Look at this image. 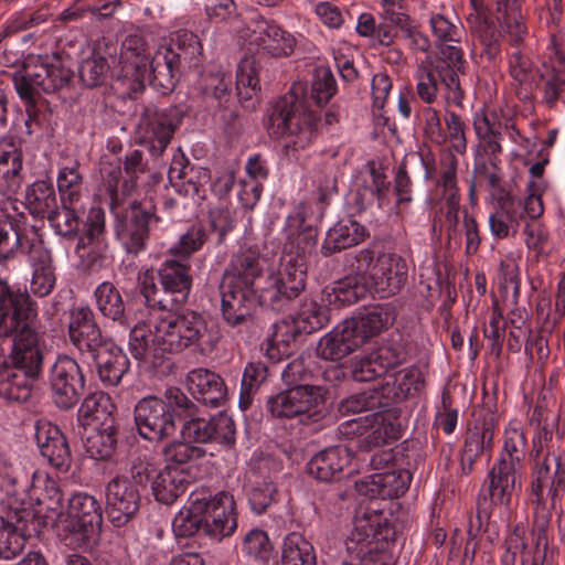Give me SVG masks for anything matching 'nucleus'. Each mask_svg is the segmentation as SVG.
I'll use <instances>...</instances> for the list:
<instances>
[{
    "label": "nucleus",
    "mask_w": 565,
    "mask_h": 565,
    "mask_svg": "<svg viewBox=\"0 0 565 565\" xmlns=\"http://www.w3.org/2000/svg\"><path fill=\"white\" fill-rule=\"evenodd\" d=\"M35 316L29 294L0 278V337L14 334L12 351L0 363V396L8 401H28L42 370L38 333L30 326Z\"/></svg>",
    "instance_id": "nucleus-1"
},
{
    "label": "nucleus",
    "mask_w": 565,
    "mask_h": 565,
    "mask_svg": "<svg viewBox=\"0 0 565 565\" xmlns=\"http://www.w3.org/2000/svg\"><path fill=\"white\" fill-rule=\"evenodd\" d=\"M202 60V43L188 30L172 33L169 44L158 47L151 60L142 41L131 38L122 45L117 82L127 92L138 93L150 81L158 92L166 95L174 89L183 72L200 68Z\"/></svg>",
    "instance_id": "nucleus-2"
},
{
    "label": "nucleus",
    "mask_w": 565,
    "mask_h": 565,
    "mask_svg": "<svg viewBox=\"0 0 565 565\" xmlns=\"http://www.w3.org/2000/svg\"><path fill=\"white\" fill-rule=\"evenodd\" d=\"M305 289V273L299 264H288L266 276L258 288L222 280L221 310L231 327L245 324L258 305L280 310Z\"/></svg>",
    "instance_id": "nucleus-3"
},
{
    "label": "nucleus",
    "mask_w": 565,
    "mask_h": 565,
    "mask_svg": "<svg viewBox=\"0 0 565 565\" xmlns=\"http://www.w3.org/2000/svg\"><path fill=\"white\" fill-rule=\"evenodd\" d=\"M394 320V310L388 306H377L362 316L347 319L320 339L317 354L323 360L339 361L387 329Z\"/></svg>",
    "instance_id": "nucleus-4"
},
{
    "label": "nucleus",
    "mask_w": 565,
    "mask_h": 565,
    "mask_svg": "<svg viewBox=\"0 0 565 565\" xmlns=\"http://www.w3.org/2000/svg\"><path fill=\"white\" fill-rule=\"evenodd\" d=\"M157 343L166 353H180L195 348L202 354H210L218 343V335L213 332L196 311L186 310L158 317L156 320Z\"/></svg>",
    "instance_id": "nucleus-5"
},
{
    "label": "nucleus",
    "mask_w": 565,
    "mask_h": 565,
    "mask_svg": "<svg viewBox=\"0 0 565 565\" xmlns=\"http://www.w3.org/2000/svg\"><path fill=\"white\" fill-rule=\"evenodd\" d=\"M266 128L269 135L285 138L287 148L303 150L318 136V117L296 95L288 94L273 105Z\"/></svg>",
    "instance_id": "nucleus-6"
},
{
    "label": "nucleus",
    "mask_w": 565,
    "mask_h": 565,
    "mask_svg": "<svg viewBox=\"0 0 565 565\" xmlns=\"http://www.w3.org/2000/svg\"><path fill=\"white\" fill-rule=\"evenodd\" d=\"M193 402L178 387H169L162 397L147 396L135 406L138 434L149 441H161L177 429L175 416L181 409H190Z\"/></svg>",
    "instance_id": "nucleus-7"
},
{
    "label": "nucleus",
    "mask_w": 565,
    "mask_h": 565,
    "mask_svg": "<svg viewBox=\"0 0 565 565\" xmlns=\"http://www.w3.org/2000/svg\"><path fill=\"white\" fill-rule=\"evenodd\" d=\"M351 271L362 279L369 277L372 288L381 297L398 294L408 279L407 260L394 252L362 248L347 258Z\"/></svg>",
    "instance_id": "nucleus-8"
},
{
    "label": "nucleus",
    "mask_w": 565,
    "mask_h": 565,
    "mask_svg": "<svg viewBox=\"0 0 565 565\" xmlns=\"http://www.w3.org/2000/svg\"><path fill=\"white\" fill-rule=\"evenodd\" d=\"M103 523L98 500L79 492L68 500L67 510L60 513L57 527L66 544L75 548H87L98 535Z\"/></svg>",
    "instance_id": "nucleus-9"
},
{
    "label": "nucleus",
    "mask_w": 565,
    "mask_h": 565,
    "mask_svg": "<svg viewBox=\"0 0 565 565\" xmlns=\"http://www.w3.org/2000/svg\"><path fill=\"white\" fill-rule=\"evenodd\" d=\"M387 520L379 509L366 508L359 511L353 520V527L349 532L344 545L350 563L344 565H375L380 556L379 541L386 539Z\"/></svg>",
    "instance_id": "nucleus-10"
},
{
    "label": "nucleus",
    "mask_w": 565,
    "mask_h": 565,
    "mask_svg": "<svg viewBox=\"0 0 565 565\" xmlns=\"http://www.w3.org/2000/svg\"><path fill=\"white\" fill-rule=\"evenodd\" d=\"M526 189L527 195L524 199L510 193H503L498 198L497 207L489 215V228L495 238L514 236L524 217L534 220L543 214L544 206L539 184L532 179L527 182Z\"/></svg>",
    "instance_id": "nucleus-11"
},
{
    "label": "nucleus",
    "mask_w": 565,
    "mask_h": 565,
    "mask_svg": "<svg viewBox=\"0 0 565 565\" xmlns=\"http://www.w3.org/2000/svg\"><path fill=\"white\" fill-rule=\"evenodd\" d=\"M340 430L343 435L361 437L359 448L364 451L394 443L402 436L399 419L388 407L347 420L341 424Z\"/></svg>",
    "instance_id": "nucleus-12"
},
{
    "label": "nucleus",
    "mask_w": 565,
    "mask_h": 565,
    "mask_svg": "<svg viewBox=\"0 0 565 565\" xmlns=\"http://www.w3.org/2000/svg\"><path fill=\"white\" fill-rule=\"evenodd\" d=\"M324 402L320 386L296 385L269 397L267 408L277 418H316L323 413Z\"/></svg>",
    "instance_id": "nucleus-13"
},
{
    "label": "nucleus",
    "mask_w": 565,
    "mask_h": 565,
    "mask_svg": "<svg viewBox=\"0 0 565 565\" xmlns=\"http://www.w3.org/2000/svg\"><path fill=\"white\" fill-rule=\"evenodd\" d=\"M35 512L24 500L4 502L0 514V558L13 559L22 553Z\"/></svg>",
    "instance_id": "nucleus-14"
},
{
    "label": "nucleus",
    "mask_w": 565,
    "mask_h": 565,
    "mask_svg": "<svg viewBox=\"0 0 565 565\" xmlns=\"http://www.w3.org/2000/svg\"><path fill=\"white\" fill-rule=\"evenodd\" d=\"M531 495L537 505H545L550 499L551 508L561 503L565 493V468L556 452H547L537 461L532 473Z\"/></svg>",
    "instance_id": "nucleus-15"
},
{
    "label": "nucleus",
    "mask_w": 565,
    "mask_h": 565,
    "mask_svg": "<svg viewBox=\"0 0 565 565\" xmlns=\"http://www.w3.org/2000/svg\"><path fill=\"white\" fill-rule=\"evenodd\" d=\"M177 122L166 110L154 106L143 109L135 129V141L149 149L152 156H161L170 143Z\"/></svg>",
    "instance_id": "nucleus-16"
},
{
    "label": "nucleus",
    "mask_w": 565,
    "mask_h": 565,
    "mask_svg": "<svg viewBox=\"0 0 565 565\" xmlns=\"http://www.w3.org/2000/svg\"><path fill=\"white\" fill-rule=\"evenodd\" d=\"M437 47L438 55L433 67L445 87V99L448 104L462 108L466 95L460 82L466 66L462 50L455 43L438 44Z\"/></svg>",
    "instance_id": "nucleus-17"
},
{
    "label": "nucleus",
    "mask_w": 565,
    "mask_h": 565,
    "mask_svg": "<svg viewBox=\"0 0 565 565\" xmlns=\"http://www.w3.org/2000/svg\"><path fill=\"white\" fill-rule=\"evenodd\" d=\"M200 497L203 505V532L216 540L232 535L237 527L233 495L220 491L214 495L200 493Z\"/></svg>",
    "instance_id": "nucleus-18"
},
{
    "label": "nucleus",
    "mask_w": 565,
    "mask_h": 565,
    "mask_svg": "<svg viewBox=\"0 0 565 565\" xmlns=\"http://www.w3.org/2000/svg\"><path fill=\"white\" fill-rule=\"evenodd\" d=\"M51 386L54 403L60 408L75 406L85 386V377L78 363L71 356H58L51 370Z\"/></svg>",
    "instance_id": "nucleus-19"
},
{
    "label": "nucleus",
    "mask_w": 565,
    "mask_h": 565,
    "mask_svg": "<svg viewBox=\"0 0 565 565\" xmlns=\"http://www.w3.org/2000/svg\"><path fill=\"white\" fill-rule=\"evenodd\" d=\"M140 507V490L125 475L114 477L106 486V512L115 526H122Z\"/></svg>",
    "instance_id": "nucleus-20"
},
{
    "label": "nucleus",
    "mask_w": 565,
    "mask_h": 565,
    "mask_svg": "<svg viewBox=\"0 0 565 565\" xmlns=\"http://www.w3.org/2000/svg\"><path fill=\"white\" fill-rule=\"evenodd\" d=\"M158 220L151 204L137 201L130 203V212L116 228L117 236L125 249L131 254L142 252L147 246L149 225Z\"/></svg>",
    "instance_id": "nucleus-21"
},
{
    "label": "nucleus",
    "mask_w": 565,
    "mask_h": 565,
    "mask_svg": "<svg viewBox=\"0 0 565 565\" xmlns=\"http://www.w3.org/2000/svg\"><path fill=\"white\" fill-rule=\"evenodd\" d=\"M498 424L499 416L493 406L489 404L475 406L471 412L463 449L480 456L486 452L491 454Z\"/></svg>",
    "instance_id": "nucleus-22"
},
{
    "label": "nucleus",
    "mask_w": 565,
    "mask_h": 565,
    "mask_svg": "<svg viewBox=\"0 0 565 565\" xmlns=\"http://www.w3.org/2000/svg\"><path fill=\"white\" fill-rule=\"evenodd\" d=\"M35 441L40 454L49 465L60 472H67L72 454L66 437L60 428L47 420L35 424Z\"/></svg>",
    "instance_id": "nucleus-23"
},
{
    "label": "nucleus",
    "mask_w": 565,
    "mask_h": 565,
    "mask_svg": "<svg viewBox=\"0 0 565 565\" xmlns=\"http://www.w3.org/2000/svg\"><path fill=\"white\" fill-rule=\"evenodd\" d=\"M284 233L286 235L284 248L288 253L295 254L296 257H290L280 269L288 264H299L306 274L302 257L315 252L318 242L317 228L306 225L302 211L296 210L287 217Z\"/></svg>",
    "instance_id": "nucleus-24"
},
{
    "label": "nucleus",
    "mask_w": 565,
    "mask_h": 565,
    "mask_svg": "<svg viewBox=\"0 0 565 565\" xmlns=\"http://www.w3.org/2000/svg\"><path fill=\"white\" fill-rule=\"evenodd\" d=\"M249 42L270 56H288L292 53L295 38L282 30L276 22L263 17L250 23Z\"/></svg>",
    "instance_id": "nucleus-25"
},
{
    "label": "nucleus",
    "mask_w": 565,
    "mask_h": 565,
    "mask_svg": "<svg viewBox=\"0 0 565 565\" xmlns=\"http://www.w3.org/2000/svg\"><path fill=\"white\" fill-rule=\"evenodd\" d=\"M28 258L32 268L31 292L38 297L50 295L56 281L52 254L44 246L35 231H32V242L28 247Z\"/></svg>",
    "instance_id": "nucleus-26"
},
{
    "label": "nucleus",
    "mask_w": 565,
    "mask_h": 565,
    "mask_svg": "<svg viewBox=\"0 0 565 565\" xmlns=\"http://www.w3.org/2000/svg\"><path fill=\"white\" fill-rule=\"evenodd\" d=\"M412 481L408 470H392L364 477L355 483L360 494L370 499H394L403 495Z\"/></svg>",
    "instance_id": "nucleus-27"
},
{
    "label": "nucleus",
    "mask_w": 565,
    "mask_h": 565,
    "mask_svg": "<svg viewBox=\"0 0 565 565\" xmlns=\"http://www.w3.org/2000/svg\"><path fill=\"white\" fill-rule=\"evenodd\" d=\"M188 265L175 259H166L158 269L160 286L163 289L169 311L183 305L190 294L192 277Z\"/></svg>",
    "instance_id": "nucleus-28"
},
{
    "label": "nucleus",
    "mask_w": 565,
    "mask_h": 565,
    "mask_svg": "<svg viewBox=\"0 0 565 565\" xmlns=\"http://www.w3.org/2000/svg\"><path fill=\"white\" fill-rule=\"evenodd\" d=\"M444 217L441 221L443 231L448 241L460 242L462 234L466 237V253L472 255L479 249L481 238L476 218L466 210L460 207L440 209Z\"/></svg>",
    "instance_id": "nucleus-29"
},
{
    "label": "nucleus",
    "mask_w": 565,
    "mask_h": 565,
    "mask_svg": "<svg viewBox=\"0 0 565 565\" xmlns=\"http://www.w3.org/2000/svg\"><path fill=\"white\" fill-rule=\"evenodd\" d=\"M186 158L175 156L170 166L168 177L174 188L186 196L203 199L205 185L210 182V170L203 167L189 166Z\"/></svg>",
    "instance_id": "nucleus-30"
},
{
    "label": "nucleus",
    "mask_w": 565,
    "mask_h": 565,
    "mask_svg": "<svg viewBox=\"0 0 565 565\" xmlns=\"http://www.w3.org/2000/svg\"><path fill=\"white\" fill-rule=\"evenodd\" d=\"M186 384L193 396L205 405L218 407L227 399V387L224 380L209 369L191 370L186 376Z\"/></svg>",
    "instance_id": "nucleus-31"
},
{
    "label": "nucleus",
    "mask_w": 565,
    "mask_h": 565,
    "mask_svg": "<svg viewBox=\"0 0 565 565\" xmlns=\"http://www.w3.org/2000/svg\"><path fill=\"white\" fill-rule=\"evenodd\" d=\"M521 466L498 459L488 473L490 500L495 504L508 505L516 488L521 487L519 469Z\"/></svg>",
    "instance_id": "nucleus-32"
},
{
    "label": "nucleus",
    "mask_w": 565,
    "mask_h": 565,
    "mask_svg": "<svg viewBox=\"0 0 565 565\" xmlns=\"http://www.w3.org/2000/svg\"><path fill=\"white\" fill-rule=\"evenodd\" d=\"M34 76L39 78L41 90L46 94L68 88L73 81V72L65 67L57 55L31 57Z\"/></svg>",
    "instance_id": "nucleus-33"
},
{
    "label": "nucleus",
    "mask_w": 565,
    "mask_h": 565,
    "mask_svg": "<svg viewBox=\"0 0 565 565\" xmlns=\"http://www.w3.org/2000/svg\"><path fill=\"white\" fill-rule=\"evenodd\" d=\"M93 358L99 380L106 386H116L129 370V360L126 353L113 342H107L97 349Z\"/></svg>",
    "instance_id": "nucleus-34"
},
{
    "label": "nucleus",
    "mask_w": 565,
    "mask_h": 565,
    "mask_svg": "<svg viewBox=\"0 0 565 565\" xmlns=\"http://www.w3.org/2000/svg\"><path fill=\"white\" fill-rule=\"evenodd\" d=\"M265 279L260 257L253 250L234 255L223 276L224 281L252 288H258Z\"/></svg>",
    "instance_id": "nucleus-35"
},
{
    "label": "nucleus",
    "mask_w": 565,
    "mask_h": 565,
    "mask_svg": "<svg viewBox=\"0 0 565 565\" xmlns=\"http://www.w3.org/2000/svg\"><path fill=\"white\" fill-rule=\"evenodd\" d=\"M350 451L345 447H329L316 454L307 465L308 473L320 481L340 478L344 467L350 463Z\"/></svg>",
    "instance_id": "nucleus-36"
},
{
    "label": "nucleus",
    "mask_w": 565,
    "mask_h": 565,
    "mask_svg": "<svg viewBox=\"0 0 565 565\" xmlns=\"http://www.w3.org/2000/svg\"><path fill=\"white\" fill-rule=\"evenodd\" d=\"M424 375L417 367H406L394 375H387L380 387L381 394L388 406L413 396L424 387Z\"/></svg>",
    "instance_id": "nucleus-37"
},
{
    "label": "nucleus",
    "mask_w": 565,
    "mask_h": 565,
    "mask_svg": "<svg viewBox=\"0 0 565 565\" xmlns=\"http://www.w3.org/2000/svg\"><path fill=\"white\" fill-rule=\"evenodd\" d=\"M188 473L181 467L167 465L154 477L151 483L152 493L158 502L173 503L185 492L189 479Z\"/></svg>",
    "instance_id": "nucleus-38"
},
{
    "label": "nucleus",
    "mask_w": 565,
    "mask_h": 565,
    "mask_svg": "<svg viewBox=\"0 0 565 565\" xmlns=\"http://www.w3.org/2000/svg\"><path fill=\"white\" fill-rule=\"evenodd\" d=\"M115 411L116 406L108 394L95 392L85 397L78 409V416L83 425L109 427L110 424L116 423Z\"/></svg>",
    "instance_id": "nucleus-39"
},
{
    "label": "nucleus",
    "mask_w": 565,
    "mask_h": 565,
    "mask_svg": "<svg viewBox=\"0 0 565 565\" xmlns=\"http://www.w3.org/2000/svg\"><path fill=\"white\" fill-rule=\"evenodd\" d=\"M364 238V227L353 220H342L331 227L324 238V255L358 245Z\"/></svg>",
    "instance_id": "nucleus-40"
},
{
    "label": "nucleus",
    "mask_w": 565,
    "mask_h": 565,
    "mask_svg": "<svg viewBox=\"0 0 565 565\" xmlns=\"http://www.w3.org/2000/svg\"><path fill=\"white\" fill-rule=\"evenodd\" d=\"M441 172L437 182V189L440 193L441 206L460 207V193L457 185V166L458 159L451 151H445L440 160Z\"/></svg>",
    "instance_id": "nucleus-41"
},
{
    "label": "nucleus",
    "mask_w": 565,
    "mask_h": 565,
    "mask_svg": "<svg viewBox=\"0 0 565 565\" xmlns=\"http://www.w3.org/2000/svg\"><path fill=\"white\" fill-rule=\"evenodd\" d=\"M281 565H317L313 544L298 532L288 533L281 545Z\"/></svg>",
    "instance_id": "nucleus-42"
},
{
    "label": "nucleus",
    "mask_w": 565,
    "mask_h": 565,
    "mask_svg": "<svg viewBox=\"0 0 565 565\" xmlns=\"http://www.w3.org/2000/svg\"><path fill=\"white\" fill-rule=\"evenodd\" d=\"M56 183L62 204H82L85 186L77 160L58 169Z\"/></svg>",
    "instance_id": "nucleus-43"
},
{
    "label": "nucleus",
    "mask_w": 565,
    "mask_h": 565,
    "mask_svg": "<svg viewBox=\"0 0 565 565\" xmlns=\"http://www.w3.org/2000/svg\"><path fill=\"white\" fill-rule=\"evenodd\" d=\"M502 439L503 446L498 459H505L508 462L521 466L527 447L522 422L512 418L503 429Z\"/></svg>",
    "instance_id": "nucleus-44"
},
{
    "label": "nucleus",
    "mask_w": 565,
    "mask_h": 565,
    "mask_svg": "<svg viewBox=\"0 0 565 565\" xmlns=\"http://www.w3.org/2000/svg\"><path fill=\"white\" fill-rule=\"evenodd\" d=\"M129 349L137 360H147L150 356L158 359L166 353L157 343L156 324L152 329L146 322H139L130 330Z\"/></svg>",
    "instance_id": "nucleus-45"
},
{
    "label": "nucleus",
    "mask_w": 565,
    "mask_h": 565,
    "mask_svg": "<svg viewBox=\"0 0 565 565\" xmlns=\"http://www.w3.org/2000/svg\"><path fill=\"white\" fill-rule=\"evenodd\" d=\"M20 486L22 492L28 487V477L17 459L0 452V491H4L8 495L6 502L10 500L19 502V491L15 489Z\"/></svg>",
    "instance_id": "nucleus-46"
},
{
    "label": "nucleus",
    "mask_w": 565,
    "mask_h": 565,
    "mask_svg": "<svg viewBox=\"0 0 565 565\" xmlns=\"http://www.w3.org/2000/svg\"><path fill=\"white\" fill-rule=\"evenodd\" d=\"M117 447V428L116 423L107 425L95 426L92 433L87 436L85 448L87 454L96 460L109 459Z\"/></svg>",
    "instance_id": "nucleus-47"
},
{
    "label": "nucleus",
    "mask_w": 565,
    "mask_h": 565,
    "mask_svg": "<svg viewBox=\"0 0 565 565\" xmlns=\"http://www.w3.org/2000/svg\"><path fill=\"white\" fill-rule=\"evenodd\" d=\"M202 509L200 493L192 494L189 505L181 509L173 519L172 530L175 536L190 537L199 531L203 532Z\"/></svg>",
    "instance_id": "nucleus-48"
},
{
    "label": "nucleus",
    "mask_w": 565,
    "mask_h": 565,
    "mask_svg": "<svg viewBox=\"0 0 565 565\" xmlns=\"http://www.w3.org/2000/svg\"><path fill=\"white\" fill-rule=\"evenodd\" d=\"M38 482H41L38 479ZM43 488L40 489L39 486L34 484L29 492L30 503L32 505V501H35L36 505L40 507L39 510L33 511L36 513H56L57 518L60 513H63V494L58 488V484L55 480L50 477H45L42 480Z\"/></svg>",
    "instance_id": "nucleus-49"
},
{
    "label": "nucleus",
    "mask_w": 565,
    "mask_h": 565,
    "mask_svg": "<svg viewBox=\"0 0 565 565\" xmlns=\"http://www.w3.org/2000/svg\"><path fill=\"white\" fill-rule=\"evenodd\" d=\"M96 306L100 313L120 324L125 323V303L118 289L108 281H104L95 289Z\"/></svg>",
    "instance_id": "nucleus-50"
},
{
    "label": "nucleus",
    "mask_w": 565,
    "mask_h": 565,
    "mask_svg": "<svg viewBox=\"0 0 565 565\" xmlns=\"http://www.w3.org/2000/svg\"><path fill=\"white\" fill-rule=\"evenodd\" d=\"M34 66L31 57L23 64V67L14 71L10 77L20 99L24 103L26 110L34 108L36 97L41 90L39 78H35Z\"/></svg>",
    "instance_id": "nucleus-51"
},
{
    "label": "nucleus",
    "mask_w": 565,
    "mask_h": 565,
    "mask_svg": "<svg viewBox=\"0 0 565 565\" xmlns=\"http://www.w3.org/2000/svg\"><path fill=\"white\" fill-rule=\"evenodd\" d=\"M26 201L31 212L38 216H47L57 207V199L52 182L35 181L26 192Z\"/></svg>",
    "instance_id": "nucleus-52"
},
{
    "label": "nucleus",
    "mask_w": 565,
    "mask_h": 565,
    "mask_svg": "<svg viewBox=\"0 0 565 565\" xmlns=\"http://www.w3.org/2000/svg\"><path fill=\"white\" fill-rule=\"evenodd\" d=\"M82 204H62L46 217L58 235L75 237L78 234Z\"/></svg>",
    "instance_id": "nucleus-53"
},
{
    "label": "nucleus",
    "mask_w": 565,
    "mask_h": 565,
    "mask_svg": "<svg viewBox=\"0 0 565 565\" xmlns=\"http://www.w3.org/2000/svg\"><path fill=\"white\" fill-rule=\"evenodd\" d=\"M329 321L327 309L311 299H305L295 317L297 328L305 333H312L323 328Z\"/></svg>",
    "instance_id": "nucleus-54"
},
{
    "label": "nucleus",
    "mask_w": 565,
    "mask_h": 565,
    "mask_svg": "<svg viewBox=\"0 0 565 565\" xmlns=\"http://www.w3.org/2000/svg\"><path fill=\"white\" fill-rule=\"evenodd\" d=\"M386 407H388V403L384 401L381 390L373 388L343 399L340 404V412L345 415L362 412H369L370 414Z\"/></svg>",
    "instance_id": "nucleus-55"
},
{
    "label": "nucleus",
    "mask_w": 565,
    "mask_h": 565,
    "mask_svg": "<svg viewBox=\"0 0 565 565\" xmlns=\"http://www.w3.org/2000/svg\"><path fill=\"white\" fill-rule=\"evenodd\" d=\"M497 10L500 13L499 20L503 29L510 34L515 43L520 42L525 32L523 17L518 0H495Z\"/></svg>",
    "instance_id": "nucleus-56"
},
{
    "label": "nucleus",
    "mask_w": 565,
    "mask_h": 565,
    "mask_svg": "<svg viewBox=\"0 0 565 565\" xmlns=\"http://www.w3.org/2000/svg\"><path fill=\"white\" fill-rule=\"evenodd\" d=\"M107 242H77L75 253L79 258V268L94 273L102 269L107 259Z\"/></svg>",
    "instance_id": "nucleus-57"
},
{
    "label": "nucleus",
    "mask_w": 565,
    "mask_h": 565,
    "mask_svg": "<svg viewBox=\"0 0 565 565\" xmlns=\"http://www.w3.org/2000/svg\"><path fill=\"white\" fill-rule=\"evenodd\" d=\"M32 238L25 237L11 223H0V263L12 259L18 250L28 254V247Z\"/></svg>",
    "instance_id": "nucleus-58"
},
{
    "label": "nucleus",
    "mask_w": 565,
    "mask_h": 565,
    "mask_svg": "<svg viewBox=\"0 0 565 565\" xmlns=\"http://www.w3.org/2000/svg\"><path fill=\"white\" fill-rule=\"evenodd\" d=\"M415 78L418 97L426 104H433L437 98L439 77L433 67L430 58H426V61L418 65Z\"/></svg>",
    "instance_id": "nucleus-59"
},
{
    "label": "nucleus",
    "mask_w": 565,
    "mask_h": 565,
    "mask_svg": "<svg viewBox=\"0 0 565 565\" xmlns=\"http://www.w3.org/2000/svg\"><path fill=\"white\" fill-rule=\"evenodd\" d=\"M431 33L435 38L436 45L444 43H458L462 36V26L456 18L451 21L444 14L435 13L429 19Z\"/></svg>",
    "instance_id": "nucleus-60"
},
{
    "label": "nucleus",
    "mask_w": 565,
    "mask_h": 565,
    "mask_svg": "<svg viewBox=\"0 0 565 565\" xmlns=\"http://www.w3.org/2000/svg\"><path fill=\"white\" fill-rule=\"evenodd\" d=\"M108 61L98 54L85 58L78 68L79 78L87 87L102 85L109 73Z\"/></svg>",
    "instance_id": "nucleus-61"
},
{
    "label": "nucleus",
    "mask_w": 565,
    "mask_h": 565,
    "mask_svg": "<svg viewBox=\"0 0 565 565\" xmlns=\"http://www.w3.org/2000/svg\"><path fill=\"white\" fill-rule=\"evenodd\" d=\"M207 239L206 231L200 225L191 226L186 233L181 235L179 242L170 249V254L179 258H189L200 250Z\"/></svg>",
    "instance_id": "nucleus-62"
},
{
    "label": "nucleus",
    "mask_w": 565,
    "mask_h": 565,
    "mask_svg": "<svg viewBox=\"0 0 565 565\" xmlns=\"http://www.w3.org/2000/svg\"><path fill=\"white\" fill-rule=\"evenodd\" d=\"M163 454L166 460L170 462L169 465L175 463L180 467L181 465L203 458L206 451L200 446L192 445L189 440H183L169 444L164 448Z\"/></svg>",
    "instance_id": "nucleus-63"
},
{
    "label": "nucleus",
    "mask_w": 565,
    "mask_h": 565,
    "mask_svg": "<svg viewBox=\"0 0 565 565\" xmlns=\"http://www.w3.org/2000/svg\"><path fill=\"white\" fill-rule=\"evenodd\" d=\"M236 88L239 95L246 98L259 89L258 71L254 57L241 60L236 71Z\"/></svg>",
    "instance_id": "nucleus-64"
}]
</instances>
